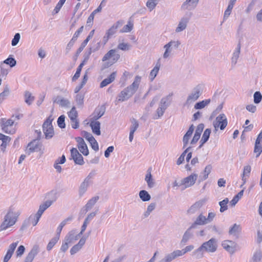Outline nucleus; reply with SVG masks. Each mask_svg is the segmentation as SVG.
Masks as SVG:
<instances>
[{
    "instance_id": "nucleus-25",
    "label": "nucleus",
    "mask_w": 262,
    "mask_h": 262,
    "mask_svg": "<svg viewBox=\"0 0 262 262\" xmlns=\"http://www.w3.org/2000/svg\"><path fill=\"white\" fill-rule=\"evenodd\" d=\"M99 196H95L91 198L90 200L88 201L86 205L83 207L82 211L86 213L89 210H90L93 206L96 203L97 201L99 200Z\"/></svg>"
},
{
    "instance_id": "nucleus-22",
    "label": "nucleus",
    "mask_w": 262,
    "mask_h": 262,
    "mask_svg": "<svg viewBox=\"0 0 262 262\" xmlns=\"http://www.w3.org/2000/svg\"><path fill=\"white\" fill-rule=\"evenodd\" d=\"M181 256L179 250H174L172 252L166 254L165 257L159 262H171L176 258Z\"/></svg>"
},
{
    "instance_id": "nucleus-51",
    "label": "nucleus",
    "mask_w": 262,
    "mask_h": 262,
    "mask_svg": "<svg viewBox=\"0 0 262 262\" xmlns=\"http://www.w3.org/2000/svg\"><path fill=\"white\" fill-rule=\"evenodd\" d=\"M0 68H1V73H0V78L5 77L6 78L9 72V70L6 69L5 67V65H3V64H0Z\"/></svg>"
},
{
    "instance_id": "nucleus-23",
    "label": "nucleus",
    "mask_w": 262,
    "mask_h": 262,
    "mask_svg": "<svg viewBox=\"0 0 262 262\" xmlns=\"http://www.w3.org/2000/svg\"><path fill=\"white\" fill-rule=\"evenodd\" d=\"M80 235L79 234H76L75 230H71L65 236L64 240L66 241V242H68L70 244L72 243L73 241L77 240L80 237Z\"/></svg>"
},
{
    "instance_id": "nucleus-14",
    "label": "nucleus",
    "mask_w": 262,
    "mask_h": 262,
    "mask_svg": "<svg viewBox=\"0 0 262 262\" xmlns=\"http://www.w3.org/2000/svg\"><path fill=\"white\" fill-rule=\"evenodd\" d=\"M40 149V143L38 140H34L29 143L26 149V152L28 155L31 153L38 151Z\"/></svg>"
},
{
    "instance_id": "nucleus-4",
    "label": "nucleus",
    "mask_w": 262,
    "mask_h": 262,
    "mask_svg": "<svg viewBox=\"0 0 262 262\" xmlns=\"http://www.w3.org/2000/svg\"><path fill=\"white\" fill-rule=\"evenodd\" d=\"M202 91L203 88L202 85L199 84L196 85L188 95L184 105L189 106L197 100L201 95Z\"/></svg>"
},
{
    "instance_id": "nucleus-44",
    "label": "nucleus",
    "mask_w": 262,
    "mask_h": 262,
    "mask_svg": "<svg viewBox=\"0 0 262 262\" xmlns=\"http://www.w3.org/2000/svg\"><path fill=\"white\" fill-rule=\"evenodd\" d=\"M25 102L29 105H30L34 100V97L29 91H26L25 93Z\"/></svg>"
},
{
    "instance_id": "nucleus-58",
    "label": "nucleus",
    "mask_w": 262,
    "mask_h": 262,
    "mask_svg": "<svg viewBox=\"0 0 262 262\" xmlns=\"http://www.w3.org/2000/svg\"><path fill=\"white\" fill-rule=\"evenodd\" d=\"M194 249V246L193 245H189L186 246L184 249L182 250H179V252L181 256L184 255L188 252L191 251L192 250Z\"/></svg>"
},
{
    "instance_id": "nucleus-37",
    "label": "nucleus",
    "mask_w": 262,
    "mask_h": 262,
    "mask_svg": "<svg viewBox=\"0 0 262 262\" xmlns=\"http://www.w3.org/2000/svg\"><path fill=\"white\" fill-rule=\"evenodd\" d=\"M139 196L140 199L143 202H147L149 201L151 199L150 195L148 193V192L147 191L145 190H142L140 191L139 192Z\"/></svg>"
},
{
    "instance_id": "nucleus-20",
    "label": "nucleus",
    "mask_w": 262,
    "mask_h": 262,
    "mask_svg": "<svg viewBox=\"0 0 262 262\" xmlns=\"http://www.w3.org/2000/svg\"><path fill=\"white\" fill-rule=\"evenodd\" d=\"M18 244V242H16L12 243V244H11L9 245V248L7 250V252L5 256H4V258L3 259V262H8L10 260V259L12 257V256L14 252V250H15Z\"/></svg>"
},
{
    "instance_id": "nucleus-12",
    "label": "nucleus",
    "mask_w": 262,
    "mask_h": 262,
    "mask_svg": "<svg viewBox=\"0 0 262 262\" xmlns=\"http://www.w3.org/2000/svg\"><path fill=\"white\" fill-rule=\"evenodd\" d=\"M199 2V0H186L183 3L181 9L183 11L192 10L194 9Z\"/></svg>"
},
{
    "instance_id": "nucleus-21",
    "label": "nucleus",
    "mask_w": 262,
    "mask_h": 262,
    "mask_svg": "<svg viewBox=\"0 0 262 262\" xmlns=\"http://www.w3.org/2000/svg\"><path fill=\"white\" fill-rule=\"evenodd\" d=\"M53 101L54 103H57L62 107H69L70 106V101L68 99L59 96L55 97Z\"/></svg>"
},
{
    "instance_id": "nucleus-18",
    "label": "nucleus",
    "mask_w": 262,
    "mask_h": 262,
    "mask_svg": "<svg viewBox=\"0 0 262 262\" xmlns=\"http://www.w3.org/2000/svg\"><path fill=\"white\" fill-rule=\"evenodd\" d=\"M76 141L78 143V147L80 151L84 156L89 155V150L86 144L83 139L81 137L76 138Z\"/></svg>"
},
{
    "instance_id": "nucleus-38",
    "label": "nucleus",
    "mask_w": 262,
    "mask_h": 262,
    "mask_svg": "<svg viewBox=\"0 0 262 262\" xmlns=\"http://www.w3.org/2000/svg\"><path fill=\"white\" fill-rule=\"evenodd\" d=\"M241 232V228L239 225L234 224L229 229V233L230 235L237 236L239 233Z\"/></svg>"
},
{
    "instance_id": "nucleus-17",
    "label": "nucleus",
    "mask_w": 262,
    "mask_h": 262,
    "mask_svg": "<svg viewBox=\"0 0 262 262\" xmlns=\"http://www.w3.org/2000/svg\"><path fill=\"white\" fill-rule=\"evenodd\" d=\"M39 251L38 245H35L33 246L30 251L28 253L25 257L24 262H32L35 257L37 255Z\"/></svg>"
},
{
    "instance_id": "nucleus-24",
    "label": "nucleus",
    "mask_w": 262,
    "mask_h": 262,
    "mask_svg": "<svg viewBox=\"0 0 262 262\" xmlns=\"http://www.w3.org/2000/svg\"><path fill=\"white\" fill-rule=\"evenodd\" d=\"M90 126L94 134L97 135H100L101 134L100 123L99 121L91 119Z\"/></svg>"
},
{
    "instance_id": "nucleus-13",
    "label": "nucleus",
    "mask_w": 262,
    "mask_h": 262,
    "mask_svg": "<svg viewBox=\"0 0 262 262\" xmlns=\"http://www.w3.org/2000/svg\"><path fill=\"white\" fill-rule=\"evenodd\" d=\"M71 157L76 164L82 165L84 164L83 158L76 148L71 149Z\"/></svg>"
},
{
    "instance_id": "nucleus-50",
    "label": "nucleus",
    "mask_w": 262,
    "mask_h": 262,
    "mask_svg": "<svg viewBox=\"0 0 262 262\" xmlns=\"http://www.w3.org/2000/svg\"><path fill=\"white\" fill-rule=\"evenodd\" d=\"M165 110L166 109L165 108L159 105L158 108L156 111L157 115L156 117H154V119H158L161 117H162L163 115Z\"/></svg>"
},
{
    "instance_id": "nucleus-52",
    "label": "nucleus",
    "mask_w": 262,
    "mask_h": 262,
    "mask_svg": "<svg viewBox=\"0 0 262 262\" xmlns=\"http://www.w3.org/2000/svg\"><path fill=\"white\" fill-rule=\"evenodd\" d=\"M254 152L256 154V157H258L262 152V145L255 143Z\"/></svg>"
},
{
    "instance_id": "nucleus-30",
    "label": "nucleus",
    "mask_w": 262,
    "mask_h": 262,
    "mask_svg": "<svg viewBox=\"0 0 262 262\" xmlns=\"http://www.w3.org/2000/svg\"><path fill=\"white\" fill-rule=\"evenodd\" d=\"M160 60V59H159L155 67L150 71L149 78L151 81H152L154 80V79L155 78V77H156V76L157 75V74L159 72V71L160 67H161Z\"/></svg>"
},
{
    "instance_id": "nucleus-64",
    "label": "nucleus",
    "mask_w": 262,
    "mask_h": 262,
    "mask_svg": "<svg viewBox=\"0 0 262 262\" xmlns=\"http://www.w3.org/2000/svg\"><path fill=\"white\" fill-rule=\"evenodd\" d=\"M82 135L83 137L90 143L91 141H93L95 138L92 136V135L86 131L82 132Z\"/></svg>"
},
{
    "instance_id": "nucleus-34",
    "label": "nucleus",
    "mask_w": 262,
    "mask_h": 262,
    "mask_svg": "<svg viewBox=\"0 0 262 262\" xmlns=\"http://www.w3.org/2000/svg\"><path fill=\"white\" fill-rule=\"evenodd\" d=\"M53 203V201H46L45 202H44L43 204H41L39 206V209L37 212V214H38V215H40L41 216L42 213L43 212L48 208Z\"/></svg>"
},
{
    "instance_id": "nucleus-46",
    "label": "nucleus",
    "mask_w": 262,
    "mask_h": 262,
    "mask_svg": "<svg viewBox=\"0 0 262 262\" xmlns=\"http://www.w3.org/2000/svg\"><path fill=\"white\" fill-rule=\"evenodd\" d=\"M59 239L58 237H54L52 238L50 241L49 242L47 246V250L48 251H50L52 248L55 246V245L57 243Z\"/></svg>"
},
{
    "instance_id": "nucleus-16",
    "label": "nucleus",
    "mask_w": 262,
    "mask_h": 262,
    "mask_svg": "<svg viewBox=\"0 0 262 262\" xmlns=\"http://www.w3.org/2000/svg\"><path fill=\"white\" fill-rule=\"evenodd\" d=\"M222 245L224 249L231 254L235 252L236 248V244L232 241L226 240L223 242Z\"/></svg>"
},
{
    "instance_id": "nucleus-45",
    "label": "nucleus",
    "mask_w": 262,
    "mask_h": 262,
    "mask_svg": "<svg viewBox=\"0 0 262 262\" xmlns=\"http://www.w3.org/2000/svg\"><path fill=\"white\" fill-rule=\"evenodd\" d=\"M68 115L71 120L77 119L78 113L75 106L71 108L70 111L68 113Z\"/></svg>"
},
{
    "instance_id": "nucleus-53",
    "label": "nucleus",
    "mask_w": 262,
    "mask_h": 262,
    "mask_svg": "<svg viewBox=\"0 0 262 262\" xmlns=\"http://www.w3.org/2000/svg\"><path fill=\"white\" fill-rule=\"evenodd\" d=\"M261 258L262 252L260 250H257L253 255L252 260L256 262H259L260 261Z\"/></svg>"
},
{
    "instance_id": "nucleus-57",
    "label": "nucleus",
    "mask_w": 262,
    "mask_h": 262,
    "mask_svg": "<svg viewBox=\"0 0 262 262\" xmlns=\"http://www.w3.org/2000/svg\"><path fill=\"white\" fill-rule=\"evenodd\" d=\"M49 197L51 199L49 201H53V203L55 202L58 198V192L56 190H52L49 193Z\"/></svg>"
},
{
    "instance_id": "nucleus-15",
    "label": "nucleus",
    "mask_w": 262,
    "mask_h": 262,
    "mask_svg": "<svg viewBox=\"0 0 262 262\" xmlns=\"http://www.w3.org/2000/svg\"><path fill=\"white\" fill-rule=\"evenodd\" d=\"M208 224L206 217L204 216L203 213H201L196 217L194 222L190 226V228H196L198 226H203Z\"/></svg>"
},
{
    "instance_id": "nucleus-1",
    "label": "nucleus",
    "mask_w": 262,
    "mask_h": 262,
    "mask_svg": "<svg viewBox=\"0 0 262 262\" xmlns=\"http://www.w3.org/2000/svg\"><path fill=\"white\" fill-rule=\"evenodd\" d=\"M141 77L138 75L135 76L133 82L123 90L118 95L115 101L116 104L127 100L131 98L138 90L141 82Z\"/></svg>"
},
{
    "instance_id": "nucleus-26",
    "label": "nucleus",
    "mask_w": 262,
    "mask_h": 262,
    "mask_svg": "<svg viewBox=\"0 0 262 262\" xmlns=\"http://www.w3.org/2000/svg\"><path fill=\"white\" fill-rule=\"evenodd\" d=\"M194 127L193 125H191L189 128V129L187 130L186 133L185 134L183 138V148L185 147L187 144L188 143V142L189 141V139L190 137L192 136V134L194 131Z\"/></svg>"
},
{
    "instance_id": "nucleus-48",
    "label": "nucleus",
    "mask_w": 262,
    "mask_h": 262,
    "mask_svg": "<svg viewBox=\"0 0 262 262\" xmlns=\"http://www.w3.org/2000/svg\"><path fill=\"white\" fill-rule=\"evenodd\" d=\"M158 4V0H148L146 2V6L150 10L152 11L157 5Z\"/></svg>"
},
{
    "instance_id": "nucleus-42",
    "label": "nucleus",
    "mask_w": 262,
    "mask_h": 262,
    "mask_svg": "<svg viewBox=\"0 0 262 262\" xmlns=\"http://www.w3.org/2000/svg\"><path fill=\"white\" fill-rule=\"evenodd\" d=\"M156 204L155 203H150L147 208L146 211L144 213L143 216L145 218L147 217L150 213L155 209Z\"/></svg>"
},
{
    "instance_id": "nucleus-61",
    "label": "nucleus",
    "mask_w": 262,
    "mask_h": 262,
    "mask_svg": "<svg viewBox=\"0 0 262 262\" xmlns=\"http://www.w3.org/2000/svg\"><path fill=\"white\" fill-rule=\"evenodd\" d=\"M96 174V171L93 170H92L89 174L86 176V177L84 179L85 181L88 182L91 184H92V179L94 177Z\"/></svg>"
},
{
    "instance_id": "nucleus-8",
    "label": "nucleus",
    "mask_w": 262,
    "mask_h": 262,
    "mask_svg": "<svg viewBox=\"0 0 262 262\" xmlns=\"http://www.w3.org/2000/svg\"><path fill=\"white\" fill-rule=\"evenodd\" d=\"M42 129L46 139H49L53 137L54 132L51 120L50 119L46 120L42 125Z\"/></svg>"
},
{
    "instance_id": "nucleus-56",
    "label": "nucleus",
    "mask_w": 262,
    "mask_h": 262,
    "mask_svg": "<svg viewBox=\"0 0 262 262\" xmlns=\"http://www.w3.org/2000/svg\"><path fill=\"white\" fill-rule=\"evenodd\" d=\"M132 125L130 127V131L134 132L137 130L139 127V123L137 120L133 118L131 120Z\"/></svg>"
},
{
    "instance_id": "nucleus-2",
    "label": "nucleus",
    "mask_w": 262,
    "mask_h": 262,
    "mask_svg": "<svg viewBox=\"0 0 262 262\" xmlns=\"http://www.w3.org/2000/svg\"><path fill=\"white\" fill-rule=\"evenodd\" d=\"M20 214L19 209L14 206H11L8 209L0 226V231L5 230L13 226Z\"/></svg>"
},
{
    "instance_id": "nucleus-59",
    "label": "nucleus",
    "mask_w": 262,
    "mask_h": 262,
    "mask_svg": "<svg viewBox=\"0 0 262 262\" xmlns=\"http://www.w3.org/2000/svg\"><path fill=\"white\" fill-rule=\"evenodd\" d=\"M83 66V63H80V65L78 66V67L77 69L76 72L74 75V76L72 78L73 81L76 80L80 76V72L82 69V68Z\"/></svg>"
},
{
    "instance_id": "nucleus-27",
    "label": "nucleus",
    "mask_w": 262,
    "mask_h": 262,
    "mask_svg": "<svg viewBox=\"0 0 262 262\" xmlns=\"http://www.w3.org/2000/svg\"><path fill=\"white\" fill-rule=\"evenodd\" d=\"M241 52V44L238 43L231 58V66L234 67L237 63Z\"/></svg>"
},
{
    "instance_id": "nucleus-3",
    "label": "nucleus",
    "mask_w": 262,
    "mask_h": 262,
    "mask_svg": "<svg viewBox=\"0 0 262 262\" xmlns=\"http://www.w3.org/2000/svg\"><path fill=\"white\" fill-rule=\"evenodd\" d=\"M217 248V240L211 238L208 241L204 242L197 249L193 252V255L197 259L204 256V252L213 253L216 251Z\"/></svg>"
},
{
    "instance_id": "nucleus-40",
    "label": "nucleus",
    "mask_w": 262,
    "mask_h": 262,
    "mask_svg": "<svg viewBox=\"0 0 262 262\" xmlns=\"http://www.w3.org/2000/svg\"><path fill=\"white\" fill-rule=\"evenodd\" d=\"M210 102V99H205L203 101L197 102L194 105V108L196 110L202 109L209 104Z\"/></svg>"
},
{
    "instance_id": "nucleus-62",
    "label": "nucleus",
    "mask_w": 262,
    "mask_h": 262,
    "mask_svg": "<svg viewBox=\"0 0 262 262\" xmlns=\"http://www.w3.org/2000/svg\"><path fill=\"white\" fill-rule=\"evenodd\" d=\"M253 96H254V102L255 103L258 104L261 101V99H262V95L259 92L257 91V92H255Z\"/></svg>"
},
{
    "instance_id": "nucleus-63",
    "label": "nucleus",
    "mask_w": 262,
    "mask_h": 262,
    "mask_svg": "<svg viewBox=\"0 0 262 262\" xmlns=\"http://www.w3.org/2000/svg\"><path fill=\"white\" fill-rule=\"evenodd\" d=\"M25 251V248L23 245L19 246L16 251V256L17 257H20L24 253Z\"/></svg>"
},
{
    "instance_id": "nucleus-7",
    "label": "nucleus",
    "mask_w": 262,
    "mask_h": 262,
    "mask_svg": "<svg viewBox=\"0 0 262 262\" xmlns=\"http://www.w3.org/2000/svg\"><path fill=\"white\" fill-rule=\"evenodd\" d=\"M228 124L227 119L224 114H220L213 122V125L215 132L220 128L221 130H224Z\"/></svg>"
},
{
    "instance_id": "nucleus-54",
    "label": "nucleus",
    "mask_w": 262,
    "mask_h": 262,
    "mask_svg": "<svg viewBox=\"0 0 262 262\" xmlns=\"http://www.w3.org/2000/svg\"><path fill=\"white\" fill-rule=\"evenodd\" d=\"M84 96L81 94H78L75 96V101L79 106H82L83 104Z\"/></svg>"
},
{
    "instance_id": "nucleus-11",
    "label": "nucleus",
    "mask_w": 262,
    "mask_h": 262,
    "mask_svg": "<svg viewBox=\"0 0 262 262\" xmlns=\"http://www.w3.org/2000/svg\"><path fill=\"white\" fill-rule=\"evenodd\" d=\"M41 216L38 215V214L31 215L27 220L24 221L21 228H25L28 227L30 224L35 226L38 223Z\"/></svg>"
},
{
    "instance_id": "nucleus-43",
    "label": "nucleus",
    "mask_w": 262,
    "mask_h": 262,
    "mask_svg": "<svg viewBox=\"0 0 262 262\" xmlns=\"http://www.w3.org/2000/svg\"><path fill=\"white\" fill-rule=\"evenodd\" d=\"M229 202V200L228 198H226L223 201L219 202V205L220 206V211L221 212H224L225 211L228 209L227 204Z\"/></svg>"
},
{
    "instance_id": "nucleus-47",
    "label": "nucleus",
    "mask_w": 262,
    "mask_h": 262,
    "mask_svg": "<svg viewBox=\"0 0 262 262\" xmlns=\"http://www.w3.org/2000/svg\"><path fill=\"white\" fill-rule=\"evenodd\" d=\"M131 46L128 43L120 42L118 45L117 49L122 51H128L130 50Z\"/></svg>"
},
{
    "instance_id": "nucleus-10",
    "label": "nucleus",
    "mask_w": 262,
    "mask_h": 262,
    "mask_svg": "<svg viewBox=\"0 0 262 262\" xmlns=\"http://www.w3.org/2000/svg\"><path fill=\"white\" fill-rule=\"evenodd\" d=\"M120 55L117 53V51L116 49L110 50L107 52L103 57L102 60V61H105L111 58H112L113 63H115L120 58Z\"/></svg>"
},
{
    "instance_id": "nucleus-35",
    "label": "nucleus",
    "mask_w": 262,
    "mask_h": 262,
    "mask_svg": "<svg viewBox=\"0 0 262 262\" xmlns=\"http://www.w3.org/2000/svg\"><path fill=\"white\" fill-rule=\"evenodd\" d=\"M193 229V228H190V226L189 228L185 231L181 239V244L185 245L188 242V241L192 237L193 233L191 232V230Z\"/></svg>"
},
{
    "instance_id": "nucleus-29",
    "label": "nucleus",
    "mask_w": 262,
    "mask_h": 262,
    "mask_svg": "<svg viewBox=\"0 0 262 262\" xmlns=\"http://www.w3.org/2000/svg\"><path fill=\"white\" fill-rule=\"evenodd\" d=\"M105 111V108L104 106H101L96 108L93 114V117L92 119L97 120L104 115Z\"/></svg>"
},
{
    "instance_id": "nucleus-9",
    "label": "nucleus",
    "mask_w": 262,
    "mask_h": 262,
    "mask_svg": "<svg viewBox=\"0 0 262 262\" xmlns=\"http://www.w3.org/2000/svg\"><path fill=\"white\" fill-rule=\"evenodd\" d=\"M207 200V199H203L195 202L187 210V214H193L195 213L203 206Z\"/></svg>"
},
{
    "instance_id": "nucleus-49",
    "label": "nucleus",
    "mask_w": 262,
    "mask_h": 262,
    "mask_svg": "<svg viewBox=\"0 0 262 262\" xmlns=\"http://www.w3.org/2000/svg\"><path fill=\"white\" fill-rule=\"evenodd\" d=\"M133 28V24L130 21H128V24L125 25L123 28L120 30V32L125 33V32H130Z\"/></svg>"
},
{
    "instance_id": "nucleus-19",
    "label": "nucleus",
    "mask_w": 262,
    "mask_h": 262,
    "mask_svg": "<svg viewBox=\"0 0 262 262\" xmlns=\"http://www.w3.org/2000/svg\"><path fill=\"white\" fill-rule=\"evenodd\" d=\"M198 178V174L192 173L189 176L183 179L182 181V185H185L186 187L192 186Z\"/></svg>"
},
{
    "instance_id": "nucleus-39",
    "label": "nucleus",
    "mask_w": 262,
    "mask_h": 262,
    "mask_svg": "<svg viewBox=\"0 0 262 262\" xmlns=\"http://www.w3.org/2000/svg\"><path fill=\"white\" fill-rule=\"evenodd\" d=\"M1 63L3 65H4V64H8L10 68H13L16 66V61L12 57V55H10L8 58L1 62Z\"/></svg>"
},
{
    "instance_id": "nucleus-55",
    "label": "nucleus",
    "mask_w": 262,
    "mask_h": 262,
    "mask_svg": "<svg viewBox=\"0 0 262 262\" xmlns=\"http://www.w3.org/2000/svg\"><path fill=\"white\" fill-rule=\"evenodd\" d=\"M10 94V89L8 85H5L3 91L0 93V96L4 100Z\"/></svg>"
},
{
    "instance_id": "nucleus-5",
    "label": "nucleus",
    "mask_w": 262,
    "mask_h": 262,
    "mask_svg": "<svg viewBox=\"0 0 262 262\" xmlns=\"http://www.w3.org/2000/svg\"><path fill=\"white\" fill-rule=\"evenodd\" d=\"M180 45L181 42L178 40H171L169 42L165 45L163 47L165 49V52L163 53V57L164 59L168 58L170 56L172 50L173 49H178Z\"/></svg>"
},
{
    "instance_id": "nucleus-33",
    "label": "nucleus",
    "mask_w": 262,
    "mask_h": 262,
    "mask_svg": "<svg viewBox=\"0 0 262 262\" xmlns=\"http://www.w3.org/2000/svg\"><path fill=\"white\" fill-rule=\"evenodd\" d=\"M172 95V94H169L166 97L162 98L160 101L159 105L163 106L166 110L171 103Z\"/></svg>"
},
{
    "instance_id": "nucleus-36",
    "label": "nucleus",
    "mask_w": 262,
    "mask_h": 262,
    "mask_svg": "<svg viewBox=\"0 0 262 262\" xmlns=\"http://www.w3.org/2000/svg\"><path fill=\"white\" fill-rule=\"evenodd\" d=\"M123 24L122 21H118L116 23L114 24L106 32L110 36L114 35L117 29Z\"/></svg>"
},
{
    "instance_id": "nucleus-28",
    "label": "nucleus",
    "mask_w": 262,
    "mask_h": 262,
    "mask_svg": "<svg viewBox=\"0 0 262 262\" xmlns=\"http://www.w3.org/2000/svg\"><path fill=\"white\" fill-rule=\"evenodd\" d=\"M91 184V183L84 180L80 184L78 189V193L80 197H82L85 193Z\"/></svg>"
},
{
    "instance_id": "nucleus-41",
    "label": "nucleus",
    "mask_w": 262,
    "mask_h": 262,
    "mask_svg": "<svg viewBox=\"0 0 262 262\" xmlns=\"http://www.w3.org/2000/svg\"><path fill=\"white\" fill-rule=\"evenodd\" d=\"M211 133V129L207 128L204 132L200 142H202V144L205 143L209 139Z\"/></svg>"
},
{
    "instance_id": "nucleus-6",
    "label": "nucleus",
    "mask_w": 262,
    "mask_h": 262,
    "mask_svg": "<svg viewBox=\"0 0 262 262\" xmlns=\"http://www.w3.org/2000/svg\"><path fill=\"white\" fill-rule=\"evenodd\" d=\"M191 13H186L179 20L178 25L175 29V32L179 33L185 30L191 17Z\"/></svg>"
},
{
    "instance_id": "nucleus-60",
    "label": "nucleus",
    "mask_w": 262,
    "mask_h": 262,
    "mask_svg": "<svg viewBox=\"0 0 262 262\" xmlns=\"http://www.w3.org/2000/svg\"><path fill=\"white\" fill-rule=\"evenodd\" d=\"M65 116L64 115H61L57 120V123L58 126L61 128H65L66 125L64 123Z\"/></svg>"
},
{
    "instance_id": "nucleus-31",
    "label": "nucleus",
    "mask_w": 262,
    "mask_h": 262,
    "mask_svg": "<svg viewBox=\"0 0 262 262\" xmlns=\"http://www.w3.org/2000/svg\"><path fill=\"white\" fill-rule=\"evenodd\" d=\"M145 181L146 182L147 186L149 188H151L154 187L155 182L154 179L152 178L150 169H148L147 171V173L145 178Z\"/></svg>"
},
{
    "instance_id": "nucleus-32",
    "label": "nucleus",
    "mask_w": 262,
    "mask_h": 262,
    "mask_svg": "<svg viewBox=\"0 0 262 262\" xmlns=\"http://www.w3.org/2000/svg\"><path fill=\"white\" fill-rule=\"evenodd\" d=\"M116 76V72H113L108 77L104 79L102 82L100 83V88H103L106 86L111 82L114 81L115 79V77Z\"/></svg>"
}]
</instances>
